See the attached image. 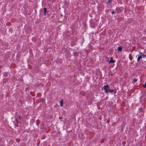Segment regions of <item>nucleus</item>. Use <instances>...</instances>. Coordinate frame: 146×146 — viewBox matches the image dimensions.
I'll use <instances>...</instances> for the list:
<instances>
[{
	"mask_svg": "<svg viewBox=\"0 0 146 146\" xmlns=\"http://www.w3.org/2000/svg\"><path fill=\"white\" fill-rule=\"evenodd\" d=\"M104 90L106 93L110 92L112 93L113 92L114 94L116 93V90L115 89H111L110 88L108 85H106L103 87Z\"/></svg>",
	"mask_w": 146,
	"mask_h": 146,
	"instance_id": "f257e3e1",
	"label": "nucleus"
},
{
	"mask_svg": "<svg viewBox=\"0 0 146 146\" xmlns=\"http://www.w3.org/2000/svg\"><path fill=\"white\" fill-rule=\"evenodd\" d=\"M123 10V8L122 7H116L115 10V12H116L117 14L121 13L122 12Z\"/></svg>",
	"mask_w": 146,
	"mask_h": 146,
	"instance_id": "f03ea898",
	"label": "nucleus"
},
{
	"mask_svg": "<svg viewBox=\"0 0 146 146\" xmlns=\"http://www.w3.org/2000/svg\"><path fill=\"white\" fill-rule=\"evenodd\" d=\"M143 58H144L145 56H146V55H142ZM142 58V55H139L138 56L137 58V61H139L140 59Z\"/></svg>",
	"mask_w": 146,
	"mask_h": 146,
	"instance_id": "7ed1b4c3",
	"label": "nucleus"
},
{
	"mask_svg": "<svg viewBox=\"0 0 146 146\" xmlns=\"http://www.w3.org/2000/svg\"><path fill=\"white\" fill-rule=\"evenodd\" d=\"M122 47L121 46H120L118 47L117 50L119 51H121L122 50Z\"/></svg>",
	"mask_w": 146,
	"mask_h": 146,
	"instance_id": "20e7f679",
	"label": "nucleus"
},
{
	"mask_svg": "<svg viewBox=\"0 0 146 146\" xmlns=\"http://www.w3.org/2000/svg\"><path fill=\"white\" fill-rule=\"evenodd\" d=\"M110 58L111 60L109 61V63H110L111 62L113 63L115 61L113 60V58L112 57H111Z\"/></svg>",
	"mask_w": 146,
	"mask_h": 146,
	"instance_id": "39448f33",
	"label": "nucleus"
},
{
	"mask_svg": "<svg viewBox=\"0 0 146 146\" xmlns=\"http://www.w3.org/2000/svg\"><path fill=\"white\" fill-rule=\"evenodd\" d=\"M8 80V79L7 78H5V79H3V82L4 83H6V82H7Z\"/></svg>",
	"mask_w": 146,
	"mask_h": 146,
	"instance_id": "423d86ee",
	"label": "nucleus"
},
{
	"mask_svg": "<svg viewBox=\"0 0 146 146\" xmlns=\"http://www.w3.org/2000/svg\"><path fill=\"white\" fill-rule=\"evenodd\" d=\"M112 1V0H108V1L106 2V3L108 5L110 3H111Z\"/></svg>",
	"mask_w": 146,
	"mask_h": 146,
	"instance_id": "0eeeda50",
	"label": "nucleus"
},
{
	"mask_svg": "<svg viewBox=\"0 0 146 146\" xmlns=\"http://www.w3.org/2000/svg\"><path fill=\"white\" fill-rule=\"evenodd\" d=\"M63 100L62 99L61 100L60 102V106H63Z\"/></svg>",
	"mask_w": 146,
	"mask_h": 146,
	"instance_id": "6e6552de",
	"label": "nucleus"
},
{
	"mask_svg": "<svg viewBox=\"0 0 146 146\" xmlns=\"http://www.w3.org/2000/svg\"><path fill=\"white\" fill-rule=\"evenodd\" d=\"M133 81L132 82L133 83H134L137 80V79H136V78H133Z\"/></svg>",
	"mask_w": 146,
	"mask_h": 146,
	"instance_id": "1a4fd4ad",
	"label": "nucleus"
},
{
	"mask_svg": "<svg viewBox=\"0 0 146 146\" xmlns=\"http://www.w3.org/2000/svg\"><path fill=\"white\" fill-rule=\"evenodd\" d=\"M44 15H45L46 13V8H44Z\"/></svg>",
	"mask_w": 146,
	"mask_h": 146,
	"instance_id": "9d476101",
	"label": "nucleus"
},
{
	"mask_svg": "<svg viewBox=\"0 0 146 146\" xmlns=\"http://www.w3.org/2000/svg\"><path fill=\"white\" fill-rule=\"evenodd\" d=\"M8 75V73L7 72H5L3 76L4 77H7Z\"/></svg>",
	"mask_w": 146,
	"mask_h": 146,
	"instance_id": "9b49d317",
	"label": "nucleus"
},
{
	"mask_svg": "<svg viewBox=\"0 0 146 146\" xmlns=\"http://www.w3.org/2000/svg\"><path fill=\"white\" fill-rule=\"evenodd\" d=\"M143 87L144 88H146V82H145V84L143 85Z\"/></svg>",
	"mask_w": 146,
	"mask_h": 146,
	"instance_id": "f8f14e48",
	"label": "nucleus"
},
{
	"mask_svg": "<svg viewBox=\"0 0 146 146\" xmlns=\"http://www.w3.org/2000/svg\"><path fill=\"white\" fill-rule=\"evenodd\" d=\"M111 13L112 14H114L115 13V12L114 11H113V10L112 12H111Z\"/></svg>",
	"mask_w": 146,
	"mask_h": 146,
	"instance_id": "ddd939ff",
	"label": "nucleus"
},
{
	"mask_svg": "<svg viewBox=\"0 0 146 146\" xmlns=\"http://www.w3.org/2000/svg\"><path fill=\"white\" fill-rule=\"evenodd\" d=\"M106 58V59H107L106 60L107 61H108L109 60V59L108 58Z\"/></svg>",
	"mask_w": 146,
	"mask_h": 146,
	"instance_id": "4468645a",
	"label": "nucleus"
}]
</instances>
